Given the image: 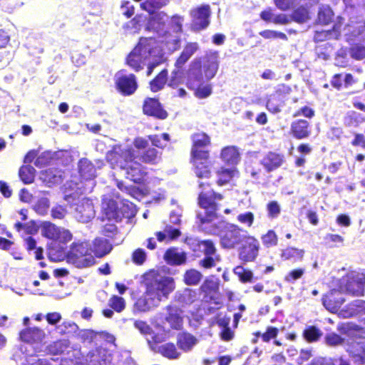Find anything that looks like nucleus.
<instances>
[{
    "instance_id": "f257e3e1",
    "label": "nucleus",
    "mask_w": 365,
    "mask_h": 365,
    "mask_svg": "<svg viewBox=\"0 0 365 365\" xmlns=\"http://www.w3.org/2000/svg\"><path fill=\"white\" fill-rule=\"evenodd\" d=\"M106 158L113 168H119L124 171L128 179L134 182H140L145 173L143 166L135 159L138 158L145 163L156 164L160 161V155L155 148H149L139 156L138 153H135L133 148L115 145L107 153Z\"/></svg>"
},
{
    "instance_id": "f03ea898",
    "label": "nucleus",
    "mask_w": 365,
    "mask_h": 365,
    "mask_svg": "<svg viewBox=\"0 0 365 365\" xmlns=\"http://www.w3.org/2000/svg\"><path fill=\"white\" fill-rule=\"evenodd\" d=\"M143 284L145 291L135 302L134 313L147 312L158 307L162 301L168 298L175 288L172 277L154 269L143 274Z\"/></svg>"
},
{
    "instance_id": "7ed1b4c3",
    "label": "nucleus",
    "mask_w": 365,
    "mask_h": 365,
    "mask_svg": "<svg viewBox=\"0 0 365 365\" xmlns=\"http://www.w3.org/2000/svg\"><path fill=\"white\" fill-rule=\"evenodd\" d=\"M163 56V49L154 38H141L128 56L127 64L135 71L147 66V75L150 76L153 68L161 62Z\"/></svg>"
},
{
    "instance_id": "20e7f679",
    "label": "nucleus",
    "mask_w": 365,
    "mask_h": 365,
    "mask_svg": "<svg viewBox=\"0 0 365 365\" xmlns=\"http://www.w3.org/2000/svg\"><path fill=\"white\" fill-rule=\"evenodd\" d=\"M343 331L349 339L330 332L326 334L324 341L327 345L337 346L346 343V350L356 362H365V338L361 336V329L357 326L351 324H344L338 327Z\"/></svg>"
},
{
    "instance_id": "39448f33",
    "label": "nucleus",
    "mask_w": 365,
    "mask_h": 365,
    "mask_svg": "<svg viewBox=\"0 0 365 365\" xmlns=\"http://www.w3.org/2000/svg\"><path fill=\"white\" fill-rule=\"evenodd\" d=\"M191 150L192 161L196 176L202 179H207L210 176L208 145L210 140L204 133H195L192 137Z\"/></svg>"
},
{
    "instance_id": "423d86ee",
    "label": "nucleus",
    "mask_w": 365,
    "mask_h": 365,
    "mask_svg": "<svg viewBox=\"0 0 365 365\" xmlns=\"http://www.w3.org/2000/svg\"><path fill=\"white\" fill-rule=\"evenodd\" d=\"M78 170L82 180L78 183L73 180L65 185L66 194L64 200L71 202L79 194L91 192L95 183L96 169L92 163L86 158L78 162Z\"/></svg>"
},
{
    "instance_id": "0eeeda50",
    "label": "nucleus",
    "mask_w": 365,
    "mask_h": 365,
    "mask_svg": "<svg viewBox=\"0 0 365 365\" xmlns=\"http://www.w3.org/2000/svg\"><path fill=\"white\" fill-rule=\"evenodd\" d=\"M209 186L207 182H199V187L202 190L199 194L198 204L202 210L197 213V217L202 225H215V222H218L220 219L216 212L217 209L216 200H221L222 196L212 190H207Z\"/></svg>"
},
{
    "instance_id": "6e6552de",
    "label": "nucleus",
    "mask_w": 365,
    "mask_h": 365,
    "mask_svg": "<svg viewBox=\"0 0 365 365\" xmlns=\"http://www.w3.org/2000/svg\"><path fill=\"white\" fill-rule=\"evenodd\" d=\"M210 227V232L220 236L221 245L225 248H234L242 242L247 236L239 226L235 224L225 225L220 220L215 222V225L212 224Z\"/></svg>"
},
{
    "instance_id": "1a4fd4ad",
    "label": "nucleus",
    "mask_w": 365,
    "mask_h": 365,
    "mask_svg": "<svg viewBox=\"0 0 365 365\" xmlns=\"http://www.w3.org/2000/svg\"><path fill=\"white\" fill-rule=\"evenodd\" d=\"M68 262L78 268L90 267L95 260L86 242H74L67 255Z\"/></svg>"
},
{
    "instance_id": "9d476101",
    "label": "nucleus",
    "mask_w": 365,
    "mask_h": 365,
    "mask_svg": "<svg viewBox=\"0 0 365 365\" xmlns=\"http://www.w3.org/2000/svg\"><path fill=\"white\" fill-rule=\"evenodd\" d=\"M187 85L189 88L195 90V95L198 98H205L212 93L211 85L204 84V77L198 65L193 66L190 69Z\"/></svg>"
},
{
    "instance_id": "9b49d317",
    "label": "nucleus",
    "mask_w": 365,
    "mask_h": 365,
    "mask_svg": "<svg viewBox=\"0 0 365 365\" xmlns=\"http://www.w3.org/2000/svg\"><path fill=\"white\" fill-rule=\"evenodd\" d=\"M168 337V334L163 330V332H158L153 335L152 339H148V343L153 351L160 353L163 356L170 359H178L180 354L173 344L167 343L162 346H158V344L165 341Z\"/></svg>"
},
{
    "instance_id": "f8f14e48",
    "label": "nucleus",
    "mask_w": 365,
    "mask_h": 365,
    "mask_svg": "<svg viewBox=\"0 0 365 365\" xmlns=\"http://www.w3.org/2000/svg\"><path fill=\"white\" fill-rule=\"evenodd\" d=\"M365 274L359 272H349L340 282V287L344 292L355 296H361L364 293Z\"/></svg>"
},
{
    "instance_id": "ddd939ff",
    "label": "nucleus",
    "mask_w": 365,
    "mask_h": 365,
    "mask_svg": "<svg viewBox=\"0 0 365 365\" xmlns=\"http://www.w3.org/2000/svg\"><path fill=\"white\" fill-rule=\"evenodd\" d=\"M199 250L205 255V258L200 262V264L207 269L216 266L220 257L216 254V248L210 240H202L197 242Z\"/></svg>"
},
{
    "instance_id": "4468645a",
    "label": "nucleus",
    "mask_w": 365,
    "mask_h": 365,
    "mask_svg": "<svg viewBox=\"0 0 365 365\" xmlns=\"http://www.w3.org/2000/svg\"><path fill=\"white\" fill-rule=\"evenodd\" d=\"M115 84L118 90L125 96L133 94L138 88L135 75L126 74L123 71L116 73Z\"/></svg>"
},
{
    "instance_id": "2eb2a0df",
    "label": "nucleus",
    "mask_w": 365,
    "mask_h": 365,
    "mask_svg": "<svg viewBox=\"0 0 365 365\" xmlns=\"http://www.w3.org/2000/svg\"><path fill=\"white\" fill-rule=\"evenodd\" d=\"M84 365H110L111 355L103 347H96L91 349L86 356H83Z\"/></svg>"
},
{
    "instance_id": "dca6fc26",
    "label": "nucleus",
    "mask_w": 365,
    "mask_h": 365,
    "mask_svg": "<svg viewBox=\"0 0 365 365\" xmlns=\"http://www.w3.org/2000/svg\"><path fill=\"white\" fill-rule=\"evenodd\" d=\"M95 215L94 206L90 199L83 198L76 205L74 216L78 221L83 223L88 222Z\"/></svg>"
},
{
    "instance_id": "f3484780",
    "label": "nucleus",
    "mask_w": 365,
    "mask_h": 365,
    "mask_svg": "<svg viewBox=\"0 0 365 365\" xmlns=\"http://www.w3.org/2000/svg\"><path fill=\"white\" fill-rule=\"evenodd\" d=\"M240 251V259L244 262H252L258 255L259 243L254 237L247 235Z\"/></svg>"
},
{
    "instance_id": "a211bd4d",
    "label": "nucleus",
    "mask_w": 365,
    "mask_h": 365,
    "mask_svg": "<svg viewBox=\"0 0 365 365\" xmlns=\"http://www.w3.org/2000/svg\"><path fill=\"white\" fill-rule=\"evenodd\" d=\"M184 21L183 17L175 15L170 20L171 26L174 34L168 33L164 41L168 49L170 51H175L179 46L180 36L179 34L182 31V25Z\"/></svg>"
},
{
    "instance_id": "6ab92c4d",
    "label": "nucleus",
    "mask_w": 365,
    "mask_h": 365,
    "mask_svg": "<svg viewBox=\"0 0 365 365\" xmlns=\"http://www.w3.org/2000/svg\"><path fill=\"white\" fill-rule=\"evenodd\" d=\"M123 205L122 209H124ZM102 210L103 215L108 220L119 221L123 216V211L119 208L116 200L110 199L107 196H104L102 202Z\"/></svg>"
},
{
    "instance_id": "aec40b11",
    "label": "nucleus",
    "mask_w": 365,
    "mask_h": 365,
    "mask_svg": "<svg viewBox=\"0 0 365 365\" xmlns=\"http://www.w3.org/2000/svg\"><path fill=\"white\" fill-rule=\"evenodd\" d=\"M151 16L148 22L147 28L148 30L158 33L160 36H168V33L165 31L166 23L168 21V16L163 12L149 13Z\"/></svg>"
},
{
    "instance_id": "412c9836",
    "label": "nucleus",
    "mask_w": 365,
    "mask_h": 365,
    "mask_svg": "<svg viewBox=\"0 0 365 365\" xmlns=\"http://www.w3.org/2000/svg\"><path fill=\"white\" fill-rule=\"evenodd\" d=\"M341 287L339 289H333L323 297L324 307L331 312H336L345 301Z\"/></svg>"
},
{
    "instance_id": "4be33fe9",
    "label": "nucleus",
    "mask_w": 365,
    "mask_h": 365,
    "mask_svg": "<svg viewBox=\"0 0 365 365\" xmlns=\"http://www.w3.org/2000/svg\"><path fill=\"white\" fill-rule=\"evenodd\" d=\"M192 18V27L195 30H200L207 27L209 24L210 6H201L190 11Z\"/></svg>"
},
{
    "instance_id": "5701e85b",
    "label": "nucleus",
    "mask_w": 365,
    "mask_h": 365,
    "mask_svg": "<svg viewBox=\"0 0 365 365\" xmlns=\"http://www.w3.org/2000/svg\"><path fill=\"white\" fill-rule=\"evenodd\" d=\"M20 339L27 343H38L42 341L45 331L38 327H27L20 331Z\"/></svg>"
},
{
    "instance_id": "b1692460",
    "label": "nucleus",
    "mask_w": 365,
    "mask_h": 365,
    "mask_svg": "<svg viewBox=\"0 0 365 365\" xmlns=\"http://www.w3.org/2000/svg\"><path fill=\"white\" fill-rule=\"evenodd\" d=\"M143 112L145 114L154 116L160 119L167 118V112L164 110L158 100L155 98H147L143 105Z\"/></svg>"
},
{
    "instance_id": "393cba45",
    "label": "nucleus",
    "mask_w": 365,
    "mask_h": 365,
    "mask_svg": "<svg viewBox=\"0 0 365 365\" xmlns=\"http://www.w3.org/2000/svg\"><path fill=\"white\" fill-rule=\"evenodd\" d=\"M220 159L227 165L235 167L240 160V154L235 146H227L222 149Z\"/></svg>"
},
{
    "instance_id": "a878e982",
    "label": "nucleus",
    "mask_w": 365,
    "mask_h": 365,
    "mask_svg": "<svg viewBox=\"0 0 365 365\" xmlns=\"http://www.w3.org/2000/svg\"><path fill=\"white\" fill-rule=\"evenodd\" d=\"M57 361V365H84L83 356L80 350L69 349L67 351V355L62 356L61 361L58 359H55Z\"/></svg>"
},
{
    "instance_id": "bb28decb",
    "label": "nucleus",
    "mask_w": 365,
    "mask_h": 365,
    "mask_svg": "<svg viewBox=\"0 0 365 365\" xmlns=\"http://www.w3.org/2000/svg\"><path fill=\"white\" fill-rule=\"evenodd\" d=\"M363 312H365V301L356 299L340 310L339 316L342 318H349Z\"/></svg>"
},
{
    "instance_id": "cd10ccee",
    "label": "nucleus",
    "mask_w": 365,
    "mask_h": 365,
    "mask_svg": "<svg viewBox=\"0 0 365 365\" xmlns=\"http://www.w3.org/2000/svg\"><path fill=\"white\" fill-rule=\"evenodd\" d=\"M62 178V172L53 168L41 171L39 175L40 180L48 187L60 183Z\"/></svg>"
},
{
    "instance_id": "c85d7f7f",
    "label": "nucleus",
    "mask_w": 365,
    "mask_h": 365,
    "mask_svg": "<svg viewBox=\"0 0 365 365\" xmlns=\"http://www.w3.org/2000/svg\"><path fill=\"white\" fill-rule=\"evenodd\" d=\"M284 105V96L281 93L276 91L268 96L266 107L269 112L277 113L281 111Z\"/></svg>"
},
{
    "instance_id": "c756f323",
    "label": "nucleus",
    "mask_w": 365,
    "mask_h": 365,
    "mask_svg": "<svg viewBox=\"0 0 365 365\" xmlns=\"http://www.w3.org/2000/svg\"><path fill=\"white\" fill-rule=\"evenodd\" d=\"M283 161V157L274 153H269L262 160V164L267 171L279 168Z\"/></svg>"
},
{
    "instance_id": "7c9ffc66",
    "label": "nucleus",
    "mask_w": 365,
    "mask_h": 365,
    "mask_svg": "<svg viewBox=\"0 0 365 365\" xmlns=\"http://www.w3.org/2000/svg\"><path fill=\"white\" fill-rule=\"evenodd\" d=\"M217 184L223 185L228 183L234 178L238 176V171L235 167L230 168H221L217 171Z\"/></svg>"
},
{
    "instance_id": "2f4dec72",
    "label": "nucleus",
    "mask_w": 365,
    "mask_h": 365,
    "mask_svg": "<svg viewBox=\"0 0 365 365\" xmlns=\"http://www.w3.org/2000/svg\"><path fill=\"white\" fill-rule=\"evenodd\" d=\"M91 250L97 257H101L110 252L112 246L107 240L97 238L94 240L93 248Z\"/></svg>"
},
{
    "instance_id": "473e14b6",
    "label": "nucleus",
    "mask_w": 365,
    "mask_h": 365,
    "mask_svg": "<svg viewBox=\"0 0 365 365\" xmlns=\"http://www.w3.org/2000/svg\"><path fill=\"white\" fill-rule=\"evenodd\" d=\"M168 315L166 317V321L174 329H179L182 325V319L181 311L175 306H168L167 307Z\"/></svg>"
},
{
    "instance_id": "72a5a7b5",
    "label": "nucleus",
    "mask_w": 365,
    "mask_h": 365,
    "mask_svg": "<svg viewBox=\"0 0 365 365\" xmlns=\"http://www.w3.org/2000/svg\"><path fill=\"white\" fill-rule=\"evenodd\" d=\"M308 126V122L304 120H299L293 122L291 125V129L294 136L298 139L308 137L309 135Z\"/></svg>"
},
{
    "instance_id": "f704fd0d",
    "label": "nucleus",
    "mask_w": 365,
    "mask_h": 365,
    "mask_svg": "<svg viewBox=\"0 0 365 365\" xmlns=\"http://www.w3.org/2000/svg\"><path fill=\"white\" fill-rule=\"evenodd\" d=\"M165 260L170 264H180L186 259L185 254L175 248L169 249L165 254Z\"/></svg>"
},
{
    "instance_id": "c9c22d12",
    "label": "nucleus",
    "mask_w": 365,
    "mask_h": 365,
    "mask_svg": "<svg viewBox=\"0 0 365 365\" xmlns=\"http://www.w3.org/2000/svg\"><path fill=\"white\" fill-rule=\"evenodd\" d=\"M48 194V192H41L37 202L33 207L35 212L40 215L47 214L50 207V200L46 197Z\"/></svg>"
},
{
    "instance_id": "e433bc0d",
    "label": "nucleus",
    "mask_w": 365,
    "mask_h": 365,
    "mask_svg": "<svg viewBox=\"0 0 365 365\" xmlns=\"http://www.w3.org/2000/svg\"><path fill=\"white\" fill-rule=\"evenodd\" d=\"M197 341L195 337L187 333L180 334L178 337V344L185 351H190L197 344Z\"/></svg>"
},
{
    "instance_id": "4c0bfd02",
    "label": "nucleus",
    "mask_w": 365,
    "mask_h": 365,
    "mask_svg": "<svg viewBox=\"0 0 365 365\" xmlns=\"http://www.w3.org/2000/svg\"><path fill=\"white\" fill-rule=\"evenodd\" d=\"M198 46L196 43H190L186 45L180 56L175 63L176 67L181 68L182 65L193 55L197 50Z\"/></svg>"
},
{
    "instance_id": "58836bf2",
    "label": "nucleus",
    "mask_w": 365,
    "mask_h": 365,
    "mask_svg": "<svg viewBox=\"0 0 365 365\" xmlns=\"http://www.w3.org/2000/svg\"><path fill=\"white\" fill-rule=\"evenodd\" d=\"M58 227H59L49 221H43L40 223V232L41 235L51 240L56 237Z\"/></svg>"
},
{
    "instance_id": "ea45409f",
    "label": "nucleus",
    "mask_w": 365,
    "mask_h": 365,
    "mask_svg": "<svg viewBox=\"0 0 365 365\" xmlns=\"http://www.w3.org/2000/svg\"><path fill=\"white\" fill-rule=\"evenodd\" d=\"M69 349H73L69 346L68 342L66 340H60L55 341L48 346V351L51 354H62L63 356L67 355V351Z\"/></svg>"
},
{
    "instance_id": "a19ab883",
    "label": "nucleus",
    "mask_w": 365,
    "mask_h": 365,
    "mask_svg": "<svg viewBox=\"0 0 365 365\" xmlns=\"http://www.w3.org/2000/svg\"><path fill=\"white\" fill-rule=\"evenodd\" d=\"M180 231L170 225H167L162 232H157L155 235L159 242L167 241L177 238L180 235Z\"/></svg>"
},
{
    "instance_id": "79ce46f5",
    "label": "nucleus",
    "mask_w": 365,
    "mask_h": 365,
    "mask_svg": "<svg viewBox=\"0 0 365 365\" xmlns=\"http://www.w3.org/2000/svg\"><path fill=\"white\" fill-rule=\"evenodd\" d=\"M168 3L169 0H146L140 4V7L148 13H155V10L161 9Z\"/></svg>"
},
{
    "instance_id": "37998d69",
    "label": "nucleus",
    "mask_w": 365,
    "mask_h": 365,
    "mask_svg": "<svg viewBox=\"0 0 365 365\" xmlns=\"http://www.w3.org/2000/svg\"><path fill=\"white\" fill-rule=\"evenodd\" d=\"M168 81V71L163 70L150 83V88L153 92L160 91Z\"/></svg>"
},
{
    "instance_id": "c03bdc74",
    "label": "nucleus",
    "mask_w": 365,
    "mask_h": 365,
    "mask_svg": "<svg viewBox=\"0 0 365 365\" xmlns=\"http://www.w3.org/2000/svg\"><path fill=\"white\" fill-rule=\"evenodd\" d=\"M218 69V63L217 61V56H213L207 63L204 65V73L205 78L206 81H209L212 78Z\"/></svg>"
},
{
    "instance_id": "a18cd8bd",
    "label": "nucleus",
    "mask_w": 365,
    "mask_h": 365,
    "mask_svg": "<svg viewBox=\"0 0 365 365\" xmlns=\"http://www.w3.org/2000/svg\"><path fill=\"white\" fill-rule=\"evenodd\" d=\"M35 169L31 165L22 166L19 170V177L25 184L33 182L35 178Z\"/></svg>"
},
{
    "instance_id": "49530a36",
    "label": "nucleus",
    "mask_w": 365,
    "mask_h": 365,
    "mask_svg": "<svg viewBox=\"0 0 365 365\" xmlns=\"http://www.w3.org/2000/svg\"><path fill=\"white\" fill-rule=\"evenodd\" d=\"M14 227L18 232H21V230H24L25 232L29 235H35L40 230V225H38L36 222L33 220L25 224L16 222L14 225Z\"/></svg>"
},
{
    "instance_id": "de8ad7c7",
    "label": "nucleus",
    "mask_w": 365,
    "mask_h": 365,
    "mask_svg": "<svg viewBox=\"0 0 365 365\" xmlns=\"http://www.w3.org/2000/svg\"><path fill=\"white\" fill-rule=\"evenodd\" d=\"M134 327L143 335L147 336L148 339H152V336L158 332H163V330H159L157 332L152 330L150 326L143 321L136 320L134 322Z\"/></svg>"
},
{
    "instance_id": "09e8293b",
    "label": "nucleus",
    "mask_w": 365,
    "mask_h": 365,
    "mask_svg": "<svg viewBox=\"0 0 365 365\" xmlns=\"http://www.w3.org/2000/svg\"><path fill=\"white\" fill-rule=\"evenodd\" d=\"M24 365H57V361L53 357L38 358L31 356Z\"/></svg>"
},
{
    "instance_id": "8fccbe9b",
    "label": "nucleus",
    "mask_w": 365,
    "mask_h": 365,
    "mask_svg": "<svg viewBox=\"0 0 365 365\" xmlns=\"http://www.w3.org/2000/svg\"><path fill=\"white\" fill-rule=\"evenodd\" d=\"M72 240V234L71 232L64 228L59 227L56 233V237L53 239V241L58 243L59 245H66Z\"/></svg>"
},
{
    "instance_id": "3c124183",
    "label": "nucleus",
    "mask_w": 365,
    "mask_h": 365,
    "mask_svg": "<svg viewBox=\"0 0 365 365\" xmlns=\"http://www.w3.org/2000/svg\"><path fill=\"white\" fill-rule=\"evenodd\" d=\"M202 274L196 269L187 270L184 275V281L188 285H195L202 279Z\"/></svg>"
},
{
    "instance_id": "603ef678",
    "label": "nucleus",
    "mask_w": 365,
    "mask_h": 365,
    "mask_svg": "<svg viewBox=\"0 0 365 365\" xmlns=\"http://www.w3.org/2000/svg\"><path fill=\"white\" fill-rule=\"evenodd\" d=\"M333 16V12L329 6H322L318 13V21L320 24H329Z\"/></svg>"
},
{
    "instance_id": "864d4df0",
    "label": "nucleus",
    "mask_w": 365,
    "mask_h": 365,
    "mask_svg": "<svg viewBox=\"0 0 365 365\" xmlns=\"http://www.w3.org/2000/svg\"><path fill=\"white\" fill-rule=\"evenodd\" d=\"M322 334V331L314 326L307 327L303 333L305 339L309 342L317 341Z\"/></svg>"
},
{
    "instance_id": "5fc2aeb1",
    "label": "nucleus",
    "mask_w": 365,
    "mask_h": 365,
    "mask_svg": "<svg viewBox=\"0 0 365 365\" xmlns=\"http://www.w3.org/2000/svg\"><path fill=\"white\" fill-rule=\"evenodd\" d=\"M234 273L237 275L240 282L245 283L251 282L253 274L250 270L246 269L242 266H237L234 269Z\"/></svg>"
},
{
    "instance_id": "6e6d98bb",
    "label": "nucleus",
    "mask_w": 365,
    "mask_h": 365,
    "mask_svg": "<svg viewBox=\"0 0 365 365\" xmlns=\"http://www.w3.org/2000/svg\"><path fill=\"white\" fill-rule=\"evenodd\" d=\"M109 306L117 312H121L125 307V299L119 296L113 295L108 302Z\"/></svg>"
},
{
    "instance_id": "4d7b16f0",
    "label": "nucleus",
    "mask_w": 365,
    "mask_h": 365,
    "mask_svg": "<svg viewBox=\"0 0 365 365\" xmlns=\"http://www.w3.org/2000/svg\"><path fill=\"white\" fill-rule=\"evenodd\" d=\"M254 220L255 215L251 212H242L237 216V222L247 227H252Z\"/></svg>"
},
{
    "instance_id": "13d9d810",
    "label": "nucleus",
    "mask_w": 365,
    "mask_h": 365,
    "mask_svg": "<svg viewBox=\"0 0 365 365\" xmlns=\"http://www.w3.org/2000/svg\"><path fill=\"white\" fill-rule=\"evenodd\" d=\"M309 18V11L304 7L296 9L292 14V19L298 23L306 22Z\"/></svg>"
},
{
    "instance_id": "bf43d9fd",
    "label": "nucleus",
    "mask_w": 365,
    "mask_h": 365,
    "mask_svg": "<svg viewBox=\"0 0 365 365\" xmlns=\"http://www.w3.org/2000/svg\"><path fill=\"white\" fill-rule=\"evenodd\" d=\"M262 244L267 247H274L277 245L278 238L276 233L273 230H269L262 237Z\"/></svg>"
},
{
    "instance_id": "052dcab7",
    "label": "nucleus",
    "mask_w": 365,
    "mask_h": 365,
    "mask_svg": "<svg viewBox=\"0 0 365 365\" xmlns=\"http://www.w3.org/2000/svg\"><path fill=\"white\" fill-rule=\"evenodd\" d=\"M278 333L279 329L277 328L268 327L264 334H262L260 332L257 331L255 334V335L257 336H261L263 341L269 342L272 339L276 338Z\"/></svg>"
},
{
    "instance_id": "680f3d73",
    "label": "nucleus",
    "mask_w": 365,
    "mask_h": 365,
    "mask_svg": "<svg viewBox=\"0 0 365 365\" xmlns=\"http://www.w3.org/2000/svg\"><path fill=\"white\" fill-rule=\"evenodd\" d=\"M149 139L153 145L158 148H163L166 146L167 143L169 141V135L167 133H163L160 135H150Z\"/></svg>"
},
{
    "instance_id": "e2e57ef3",
    "label": "nucleus",
    "mask_w": 365,
    "mask_h": 365,
    "mask_svg": "<svg viewBox=\"0 0 365 365\" xmlns=\"http://www.w3.org/2000/svg\"><path fill=\"white\" fill-rule=\"evenodd\" d=\"M147 259V253L142 248H138L132 254V260L137 265H142Z\"/></svg>"
},
{
    "instance_id": "0e129e2a",
    "label": "nucleus",
    "mask_w": 365,
    "mask_h": 365,
    "mask_svg": "<svg viewBox=\"0 0 365 365\" xmlns=\"http://www.w3.org/2000/svg\"><path fill=\"white\" fill-rule=\"evenodd\" d=\"M182 74L181 72L180 71V68L177 67V68L172 72L168 84L170 87L175 88L180 83H182Z\"/></svg>"
},
{
    "instance_id": "69168bd1",
    "label": "nucleus",
    "mask_w": 365,
    "mask_h": 365,
    "mask_svg": "<svg viewBox=\"0 0 365 365\" xmlns=\"http://www.w3.org/2000/svg\"><path fill=\"white\" fill-rule=\"evenodd\" d=\"M304 274V269L299 268L290 271L285 277L284 281L288 283H294L296 280L300 279Z\"/></svg>"
},
{
    "instance_id": "338daca9",
    "label": "nucleus",
    "mask_w": 365,
    "mask_h": 365,
    "mask_svg": "<svg viewBox=\"0 0 365 365\" xmlns=\"http://www.w3.org/2000/svg\"><path fill=\"white\" fill-rule=\"evenodd\" d=\"M301 0H274L276 6L282 10L287 11L292 6L298 4Z\"/></svg>"
},
{
    "instance_id": "774afa93",
    "label": "nucleus",
    "mask_w": 365,
    "mask_h": 365,
    "mask_svg": "<svg viewBox=\"0 0 365 365\" xmlns=\"http://www.w3.org/2000/svg\"><path fill=\"white\" fill-rule=\"evenodd\" d=\"M303 252L294 247H288L282 251V257L285 259L302 257Z\"/></svg>"
}]
</instances>
